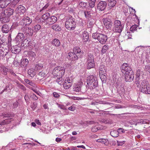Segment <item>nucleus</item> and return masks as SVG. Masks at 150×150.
I'll use <instances>...</instances> for the list:
<instances>
[{
	"instance_id": "1",
	"label": "nucleus",
	"mask_w": 150,
	"mask_h": 150,
	"mask_svg": "<svg viewBox=\"0 0 150 150\" xmlns=\"http://www.w3.org/2000/svg\"><path fill=\"white\" fill-rule=\"evenodd\" d=\"M121 69L123 73H125V81L130 82L133 80V72L128 64L124 63L121 67Z\"/></svg>"
},
{
	"instance_id": "2",
	"label": "nucleus",
	"mask_w": 150,
	"mask_h": 150,
	"mask_svg": "<svg viewBox=\"0 0 150 150\" xmlns=\"http://www.w3.org/2000/svg\"><path fill=\"white\" fill-rule=\"evenodd\" d=\"M14 13L13 8L10 7L7 8L3 13L0 14V20L4 23H7L9 21L10 17Z\"/></svg>"
},
{
	"instance_id": "3",
	"label": "nucleus",
	"mask_w": 150,
	"mask_h": 150,
	"mask_svg": "<svg viewBox=\"0 0 150 150\" xmlns=\"http://www.w3.org/2000/svg\"><path fill=\"white\" fill-rule=\"evenodd\" d=\"M92 37L94 39L97 40L101 44H105L108 39L107 36L106 35L97 32L93 33Z\"/></svg>"
},
{
	"instance_id": "4",
	"label": "nucleus",
	"mask_w": 150,
	"mask_h": 150,
	"mask_svg": "<svg viewBox=\"0 0 150 150\" xmlns=\"http://www.w3.org/2000/svg\"><path fill=\"white\" fill-rule=\"evenodd\" d=\"M65 27L68 30H73L76 27V23L74 18L71 16H68L65 22Z\"/></svg>"
},
{
	"instance_id": "5",
	"label": "nucleus",
	"mask_w": 150,
	"mask_h": 150,
	"mask_svg": "<svg viewBox=\"0 0 150 150\" xmlns=\"http://www.w3.org/2000/svg\"><path fill=\"white\" fill-rule=\"evenodd\" d=\"M87 84L90 88L93 89L98 86L97 78L93 75L87 77Z\"/></svg>"
},
{
	"instance_id": "6",
	"label": "nucleus",
	"mask_w": 150,
	"mask_h": 150,
	"mask_svg": "<svg viewBox=\"0 0 150 150\" xmlns=\"http://www.w3.org/2000/svg\"><path fill=\"white\" fill-rule=\"evenodd\" d=\"M124 26V25L122 24L120 21L115 20L114 21L112 30L115 33H120L123 30Z\"/></svg>"
},
{
	"instance_id": "7",
	"label": "nucleus",
	"mask_w": 150,
	"mask_h": 150,
	"mask_svg": "<svg viewBox=\"0 0 150 150\" xmlns=\"http://www.w3.org/2000/svg\"><path fill=\"white\" fill-rule=\"evenodd\" d=\"M141 92L146 94H150V86L147 81L143 80L140 85Z\"/></svg>"
},
{
	"instance_id": "8",
	"label": "nucleus",
	"mask_w": 150,
	"mask_h": 150,
	"mask_svg": "<svg viewBox=\"0 0 150 150\" xmlns=\"http://www.w3.org/2000/svg\"><path fill=\"white\" fill-rule=\"evenodd\" d=\"M65 72L64 67L58 66L55 67L53 70L52 73L54 76H62L64 75Z\"/></svg>"
},
{
	"instance_id": "9",
	"label": "nucleus",
	"mask_w": 150,
	"mask_h": 150,
	"mask_svg": "<svg viewBox=\"0 0 150 150\" xmlns=\"http://www.w3.org/2000/svg\"><path fill=\"white\" fill-rule=\"evenodd\" d=\"M82 84L83 83L81 82L75 84L73 86V91L77 92V94H81L84 93L86 91V88L83 89V87L82 86Z\"/></svg>"
},
{
	"instance_id": "10",
	"label": "nucleus",
	"mask_w": 150,
	"mask_h": 150,
	"mask_svg": "<svg viewBox=\"0 0 150 150\" xmlns=\"http://www.w3.org/2000/svg\"><path fill=\"white\" fill-rule=\"evenodd\" d=\"M99 73L100 79L103 81H105L106 70L104 65L101 64L99 68Z\"/></svg>"
},
{
	"instance_id": "11",
	"label": "nucleus",
	"mask_w": 150,
	"mask_h": 150,
	"mask_svg": "<svg viewBox=\"0 0 150 150\" xmlns=\"http://www.w3.org/2000/svg\"><path fill=\"white\" fill-rule=\"evenodd\" d=\"M9 47L7 44H2L0 45V55L5 56L8 52Z\"/></svg>"
},
{
	"instance_id": "12",
	"label": "nucleus",
	"mask_w": 150,
	"mask_h": 150,
	"mask_svg": "<svg viewBox=\"0 0 150 150\" xmlns=\"http://www.w3.org/2000/svg\"><path fill=\"white\" fill-rule=\"evenodd\" d=\"M32 22V20L29 17L27 16H24L22 18L20 23L22 25L28 26Z\"/></svg>"
},
{
	"instance_id": "13",
	"label": "nucleus",
	"mask_w": 150,
	"mask_h": 150,
	"mask_svg": "<svg viewBox=\"0 0 150 150\" xmlns=\"http://www.w3.org/2000/svg\"><path fill=\"white\" fill-rule=\"evenodd\" d=\"M21 32H22L26 35L28 36H32L33 33V30L31 28L25 26L22 28L21 30Z\"/></svg>"
},
{
	"instance_id": "14",
	"label": "nucleus",
	"mask_w": 150,
	"mask_h": 150,
	"mask_svg": "<svg viewBox=\"0 0 150 150\" xmlns=\"http://www.w3.org/2000/svg\"><path fill=\"white\" fill-rule=\"evenodd\" d=\"M10 114H4L3 115V118L5 119L0 123V125H3L8 124L13 121V119L11 118H8L6 119H5L6 117H10Z\"/></svg>"
},
{
	"instance_id": "15",
	"label": "nucleus",
	"mask_w": 150,
	"mask_h": 150,
	"mask_svg": "<svg viewBox=\"0 0 150 150\" xmlns=\"http://www.w3.org/2000/svg\"><path fill=\"white\" fill-rule=\"evenodd\" d=\"M103 20L104 24L107 29L110 28L112 27V23L111 20L109 18H104Z\"/></svg>"
},
{
	"instance_id": "16",
	"label": "nucleus",
	"mask_w": 150,
	"mask_h": 150,
	"mask_svg": "<svg viewBox=\"0 0 150 150\" xmlns=\"http://www.w3.org/2000/svg\"><path fill=\"white\" fill-rule=\"evenodd\" d=\"M24 38V36L23 33H18L15 39V41L16 44L22 43Z\"/></svg>"
},
{
	"instance_id": "17",
	"label": "nucleus",
	"mask_w": 150,
	"mask_h": 150,
	"mask_svg": "<svg viewBox=\"0 0 150 150\" xmlns=\"http://www.w3.org/2000/svg\"><path fill=\"white\" fill-rule=\"evenodd\" d=\"M0 71L2 72V73L4 75H7V72H9L12 74L16 75V74L12 70L9 69L3 65H0Z\"/></svg>"
},
{
	"instance_id": "18",
	"label": "nucleus",
	"mask_w": 150,
	"mask_h": 150,
	"mask_svg": "<svg viewBox=\"0 0 150 150\" xmlns=\"http://www.w3.org/2000/svg\"><path fill=\"white\" fill-rule=\"evenodd\" d=\"M73 80L71 77H68L65 79V83L64 84V86L65 89H68L71 87Z\"/></svg>"
},
{
	"instance_id": "19",
	"label": "nucleus",
	"mask_w": 150,
	"mask_h": 150,
	"mask_svg": "<svg viewBox=\"0 0 150 150\" xmlns=\"http://www.w3.org/2000/svg\"><path fill=\"white\" fill-rule=\"evenodd\" d=\"M107 5V3L105 1H100L98 5V9L99 11H104Z\"/></svg>"
},
{
	"instance_id": "20",
	"label": "nucleus",
	"mask_w": 150,
	"mask_h": 150,
	"mask_svg": "<svg viewBox=\"0 0 150 150\" xmlns=\"http://www.w3.org/2000/svg\"><path fill=\"white\" fill-rule=\"evenodd\" d=\"M46 23L48 25H52L55 23L57 21V18L54 16H50Z\"/></svg>"
},
{
	"instance_id": "21",
	"label": "nucleus",
	"mask_w": 150,
	"mask_h": 150,
	"mask_svg": "<svg viewBox=\"0 0 150 150\" xmlns=\"http://www.w3.org/2000/svg\"><path fill=\"white\" fill-rule=\"evenodd\" d=\"M11 1V0H0V7L5 8L8 6Z\"/></svg>"
},
{
	"instance_id": "22",
	"label": "nucleus",
	"mask_w": 150,
	"mask_h": 150,
	"mask_svg": "<svg viewBox=\"0 0 150 150\" xmlns=\"http://www.w3.org/2000/svg\"><path fill=\"white\" fill-rule=\"evenodd\" d=\"M67 58L71 60H75L77 59L78 57L76 54L72 52H70L68 53Z\"/></svg>"
},
{
	"instance_id": "23",
	"label": "nucleus",
	"mask_w": 150,
	"mask_h": 150,
	"mask_svg": "<svg viewBox=\"0 0 150 150\" xmlns=\"http://www.w3.org/2000/svg\"><path fill=\"white\" fill-rule=\"evenodd\" d=\"M89 39V35L87 31H84L82 33V39L84 43L87 42Z\"/></svg>"
},
{
	"instance_id": "24",
	"label": "nucleus",
	"mask_w": 150,
	"mask_h": 150,
	"mask_svg": "<svg viewBox=\"0 0 150 150\" xmlns=\"http://www.w3.org/2000/svg\"><path fill=\"white\" fill-rule=\"evenodd\" d=\"M106 1H108L109 10L111 9L114 7L116 4V1L115 0H105Z\"/></svg>"
},
{
	"instance_id": "25",
	"label": "nucleus",
	"mask_w": 150,
	"mask_h": 150,
	"mask_svg": "<svg viewBox=\"0 0 150 150\" xmlns=\"http://www.w3.org/2000/svg\"><path fill=\"white\" fill-rule=\"evenodd\" d=\"M16 11L18 13L20 14H23L25 12V8L23 6L19 5L17 7Z\"/></svg>"
},
{
	"instance_id": "26",
	"label": "nucleus",
	"mask_w": 150,
	"mask_h": 150,
	"mask_svg": "<svg viewBox=\"0 0 150 150\" xmlns=\"http://www.w3.org/2000/svg\"><path fill=\"white\" fill-rule=\"evenodd\" d=\"M21 48L20 47L16 45L15 46L12 47L11 48V51L13 53L17 54L20 52Z\"/></svg>"
},
{
	"instance_id": "27",
	"label": "nucleus",
	"mask_w": 150,
	"mask_h": 150,
	"mask_svg": "<svg viewBox=\"0 0 150 150\" xmlns=\"http://www.w3.org/2000/svg\"><path fill=\"white\" fill-rule=\"evenodd\" d=\"M10 30V26L6 24L4 25L2 27V31L4 33H8Z\"/></svg>"
},
{
	"instance_id": "28",
	"label": "nucleus",
	"mask_w": 150,
	"mask_h": 150,
	"mask_svg": "<svg viewBox=\"0 0 150 150\" xmlns=\"http://www.w3.org/2000/svg\"><path fill=\"white\" fill-rule=\"evenodd\" d=\"M28 60L26 58H23L21 59L20 65L24 67H26L28 63Z\"/></svg>"
},
{
	"instance_id": "29",
	"label": "nucleus",
	"mask_w": 150,
	"mask_h": 150,
	"mask_svg": "<svg viewBox=\"0 0 150 150\" xmlns=\"http://www.w3.org/2000/svg\"><path fill=\"white\" fill-rule=\"evenodd\" d=\"M52 44L56 47H58L60 45L59 40L57 38L54 39L52 41Z\"/></svg>"
},
{
	"instance_id": "30",
	"label": "nucleus",
	"mask_w": 150,
	"mask_h": 150,
	"mask_svg": "<svg viewBox=\"0 0 150 150\" xmlns=\"http://www.w3.org/2000/svg\"><path fill=\"white\" fill-rule=\"evenodd\" d=\"M50 15V13L47 12L42 15L41 18L44 20V22L46 23L47 21L46 20H48Z\"/></svg>"
},
{
	"instance_id": "31",
	"label": "nucleus",
	"mask_w": 150,
	"mask_h": 150,
	"mask_svg": "<svg viewBox=\"0 0 150 150\" xmlns=\"http://www.w3.org/2000/svg\"><path fill=\"white\" fill-rule=\"evenodd\" d=\"M97 142L105 144V145H107L109 143L108 140L107 139H100L97 140Z\"/></svg>"
},
{
	"instance_id": "32",
	"label": "nucleus",
	"mask_w": 150,
	"mask_h": 150,
	"mask_svg": "<svg viewBox=\"0 0 150 150\" xmlns=\"http://www.w3.org/2000/svg\"><path fill=\"white\" fill-rule=\"evenodd\" d=\"M87 69H90L92 68H93L95 66L94 61L93 62L90 61L89 62H87Z\"/></svg>"
},
{
	"instance_id": "33",
	"label": "nucleus",
	"mask_w": 150,
	"mask_h": 150,
	"mask_svg": "<svg viewBox=\"0 0 150 150\" xmlns=\"http://www.w3.org/2000/svg\"><path fill=\"white\" fill-rule=\"evenodd\" d=\"M87 62H89L91 61H94V57L92 54L90 53H88V56L87 57Z\"/></svg>"
},
{
	"instance_id": "34",
	"label": "nucleus",
	"mask_w": 150,
	"mask_h": 150,
	"mask_svg": "<svg viewBox=\"0 0 150 150\" xmlns=\"http://www.w3.org/2000/svg\"><path fill=\"white\" fill-rule=\"evenodd\" d=\"M25 81L27 84L32 86L37 87L36 85L33 83L32 81L29 80L28 79H25Z\"/></svg>"
},
{
	"instance_id": "35",
	"label": "nucleus",
	"mask_w": 150,
	"mask_h": 150,
	"mask_svg": "<svg viewBox=\"0 0 150 150\" xmlns=\"http://www.w3.org/2000/svg\"><path fill=\"white\" fill-rule=\"evenodd\" d=\"M52 28L56 31H59L61 30V27L58 24H54L52 26Z\"/></svg>"
},
{
	"instance_id": "36",
	"label": "nucleus",
	"mask_w": 150,
	"mask_h": 150,
	"mask_svg": "<svg viewBox=\"0 0 150 150\" xmlns=\"http://www.w3.org/2000/svg\"><path fill=\"white\" fill-rule=\"evenodd\" d=\"M111 135L113 137H117L118 135V133L117 130H114L111 131L110 133Z\"/></svg>"
},
{
	"instance_id": "37",
	"label": "nucleus",
	"mask_w": 150,
	"mask_h": 150,
	"mask_svg": "<svg viewBox=\"0 0 150 150\" xmlns=\"http://www.w3.org/2000/svg\"><path fill=\"white\" fill-rule=\"evenodd\" d=\"M108 45H104L102 48L100 53L101 54L103 55V54L105 53L108 50Z\"/></svg>"
},
{
	"instance_id": "38",
	"label": "nucleus",
	"mask_w": 150,
	"mask_h": 150,
	"mask_svg": "<svg viewBox=\"0 0 150 150\" xmlns=\"http://www.w3.org/2000/svg\"><path fill=\"white\" fill-rule=\"evenodd\" d=\"M84 22L85 21L84 20L80 18L78 21L77 24L81 27H83L84 25Z\"/></svg>"
},
{
	"instance_id": "39",
	"label": "nucleus",
	"mask_w": 150,
	"mask_h": 150,
	"mask_svg": "<svg viewBox=\"0 0 150 150\" xmlns=\"http://www.w3.org/2000/svg\"><path fill=\"white\" fill-rule=\"evenodd\" d=\"M28 74L31 77L34 76L35 75V73L33 69H30L28 70Z\"/></svg>"
},
{
	"instance_id": "40",
	"label": "nucleus",
	"mask_w": 150,
	"mask_h": 150,
	"mask_svg": "<svg viewBox=\"0 0 150 150\" xmlns=\"http://www.w3.org/2000/svg\"><path fill=\"white\" fill-rule=\"evenodd\" d=\"M62 76H58L56 80V81L60 85L63 84L64 80H62Z\"/></svg>"
},
{
	"instance_id": "41",
	"label": "nucleus",
	"mask_w": 150,
	"mask_h": 150,
	"mask_svg": "<svg viewBox=\"0 0 150 150\" xmlns=\"http://www.w3.org/2000/svg\"><path fill=\"white\" fill-rule=\"evenodd\" d=\"M28 54L30 57H32L35 58L36 56L35 53L32 51H29L28 53Z\"/></svg>"
},
{
	"instance_id": "42",
	"label": "nucleus",
	"mask_w": 150,
	"mask_h": 150,
	"mask_svg": "<svg viewBox=\"0 0 150 150\" xmlns=\"http://www.w3.org/2000/svg\"><path fill=\"white\" fill-rule=\"evenodd\" d=\"M20 0H13L10 6L12 8L15 7L16 5L19 2Z\"/></svg>"
},
{
	"instance_id": "43",
	"label": "nucleus",
	"mask_w": 150,
	"mask_h": 150,
	"mask_svg": "<svg viewBox=\"0 0 150 150\" xmlns=\"http://www.w3.org/2000/svg\"><path fill=\"white\" fill-rule=\"evenodd\" d=\"M87 5V3L83 1H81L79 3V6L83 8H86Z\"/></svg>"
},
{
	"instance_id": "44",
	"label": "nucleus",
	"mask_w": 150,
	"mask_h": 150,
	"mask_svg": "<svg viewBox=\"0 0 150 150\" xmlns=\"http://www.w3.org/2000/svg\"><path fill=\"white\" fill-rule=\"evenodd\" d=\"M73 52L75 54H76L81 53V50L79 48L77 47L73 49Z\"/></svg>"
},
{
	"instance_id": "45",
	"label": "nucleus",
	"mask_w": 150,
	"mask_h": 150,
	"mask_svg": "<svg viewBox=\"0 0 150 150\" xmlns=\"http://www.w3.org/2000/svg\"><path fill=\"white\" fill-rule=\"evenodd\" d=\"M96 1V0H89V5L90 7L92 8L94 7Z\"/></svg>"
},
{
	"instance_id": "46",
	"label": "nucleus",
	"mask_w": 150,
	"mask_h": 150,
	"mask_svg": "<svg viewBox=\"0 0 150 150\" xmlns=\"http://www.w3.org/2000/svg\"><path fill=\"white\" fill-rule=\"evenodd\" d=\"M12 88L11 86L10 83H9L8 85L7 86L5 89L2 90L1 92V93H2L4 91H7L8 90H11Z\"/></svg>"
},
{
	"instance_id": "47",
	"label": "nucleus",
	"mask_w": 150,
	"mask_h": 150,
	"mask_svg": "<svg viewBox=\"0 0 150 150\" xmlns=\"http://www.w3.org/2000/svg\"><path fill=\"white\" fill-rule=\"evenodd\" d=\"M140 80L139 77H136L135 81V83L137 85V87H139L140 86Z\"/></svg>"
},
{
	"instance_id": "48",
	"label": "nucleus",
	"mask_w": 150,
	"mask_h": 150,
	"mask_svg": "<svg viewBox=\"0 0 150 150\" xmlns=\"http://www.w3.org/2000/svg\"><path fill=\"white\" fill-rule=\"evenodd\" d=\"M37 88V86L36 87H35L34 86H33V87H29V88L33 91L35 93L39 95V93L38 91H37V89L36 88Z\"/></svg>"
},
{
	"instance_id": "49",
	"label": "nucleus",
	"mask_w": 150,
	"mask_h": 150,
	"mask_svg": "<svg viewBox=\"0 0 150 150\" xmlns=\"http://www.w3.org/2000/svg\"><path fill=\"white\" fill-rule=\"evenodd\" d=\"M41 28V26L39 24H37L34 26V30H35L37 32L40 30Z\"/></svg>"
},
{
	"instance_id": "50",
	"label": "nucleus",
	"mask_w": 150,
	"mask_h": 150,
	"mask_svg": "<svg viewBox=\"0 0 150 150\" xmlns=\"http://www.w3.org/2000/svg\"><path fill=\"white\" fill-rule=\"evenodd\" d=\"M137 27V26L136 25H134L132 26L130 28V30L131 32L133 33V31L136 30Z\"/></svg>"
},
{
	"instance_id": "51",
	"label": "nucleus",
	"mask_w": 150,
	"mask_h": 150,
	"mask_svg": "<svg viewBox=\"0 0 150 150\" xmlns=\"http://www.w3.org/2000/svg\"><path fill=\"white\" fill-rule=\"evenodd\" d=\"M100 121L104 123L105 124L110 123L111 122L106 119H103L100 120Z\"/></svg>"
},
{
	"instance_id": "52",
	"label": "nucleus",
	"mask_w": 150,
	"mask_h": 150,
	"mask_svg": "<svg viewBox=\"0 0 150 150\" xmlns=\"http://www.w3.org/2000/svg\"><path fill=\"white\" fill-rule=\"evenodd\" d=\"M84 13L85 17L87 18L91 14L90 11H85L84 12Z\"/></svg>"
},
{
	"instance_id": "53",
	"label": "nucleus",
	"mask_w": 150,
	"mask_h": 150,
	"mask_svg": "<svg viewBox=\"0 0 150 150\" xmlns=\"http://www.w3.org/2000/svg\"><path fill=\"white\" fill-rule=\"evenodd\" d=\"M18 86L20 88L22 89L23 90H26L25 88L23 85L18 83H17Z\"/></svg>"
},
{
	"instance_id": "54",
	"label": "nucleus",
	"mask_w": 150,
	"mask_h": 150,
	"mask_svg": "<svg viewBox=\"0 0 150 150\" xmlns=\"http://www.w3.org/2000/svg\"><path fill=\"white\" fill-rule=\"evenodd\" d=\"M118 134L119 133H122L125 132V130L123 128H120L117 129Z\"/></svg>"
},
{
	"instance_id": "55",
	"label": "nucleus",
	"mask_w": 150,
	"mask_h": 150,
	"mask_svg": "<svg viewBox=\"0 0 150 150\" xmlns=\"http://www.w3.org/2000/svg\"><path fill=\"white\" fill-rule=\"evenodd\" d=\"M149 121L148 120L146 119H141V125L147 124Z\"/></svg>"
},
{
	"instance_id": "56",
	"label": "nucleus",
	"mask_w": 150,
	"mask_h": 150,
	"mask_svg": "<svg viewBox=\"0 0 150 150\" xmlns=\"http://www.w3.org/2000/svg\"><path fill=\"white\" fill-rule=\"evenodd\" d=\"M31 97L34 100H36L38 99L37 97L34 93L31 94Z\"/></svg>"
},
{
	"instance_id": "57",
	"label": "nucleus",
	"mask_w": 150,
	"mask_h": 150,
	"mask_svg": "<svg viewBox=\"0 0 150 150\" xmlns=\"http://www.w3.org/2000/svg\"><path fill=\"white\" fill-rule=\"evenodd\" d=\"M50 5V4L49 3L47 4L42 8V9L40 10V12H41L43 10H45Z\"/></svg>"
},
{
	"instance_id": "58",
	"label": "nucleus",
	"mask_w": 150,
	"mask_h": 150,
	"mask_svg": "<svg viewBox=\"0 0 150 150\" xmlns=\"http://www.w3.org/2000/svg\"><path fill=\"white\" fill-rule=\"evenodd\" d=\"M75 107L74 106L72 105L68 108V109L71 111H74L75 110Z\"/></svg>"
},
{
	"instance_id": "59",
	"label": "nucleus",
	"mask_w": 150,
	"mask_h": 150,
	"mask_svg": "<svg viewBox=\"0 0 150 150\" xmlns=\"http://www.w3.org/2000/svg\"><path fill=\"white\" fill-rule=\"evenodd\" d=\"M18 105V103L17 101H16L13 104V108H16Z\"/></svg>"
},
{
	"instance_id": "60",
	"label": "nucleus",
	"mask_w": 150,
	"mask_h": 150,
	"mask_svg": "<svg viewBox=\"0 0 150 150\" xmlns=\"http://www.w3.org/2000/svg\"><path fill=\"white\" fill-rule=\"evenodd\" d=\"M53 94V96L55 98H58L59 97V95L57 93L54 92Z\"/></svg>"
},
{
	"instance_id": "61",
	"label": "nucleus",
	"mask_w": 150,
	"mask_h": 150,
	"mask_svg": "<svg viewBox=\"0 0 150 150\" xmlns=\"http://www.w3.org/2000/svg\"><path fill=\"white\" fill-rule=\"evenodd\" d=\"M140 72L141 71L139 69H138L137 71V75L136 77H139V76H140Z\"/></svg>"
},
{
	"instance_id": "62",
	"label": "nucleus",
	"mask_w": 150,
	"mask_h": 150,
	"mask_svg": "<svg viewBox=\"0 0 150 150\" xmlns=\"http://www.w3.org/2000/svg\"><path fill=\"white\" fill-rule=\"evenodd\" d=\"M124 142L125 141H117L118 144L119 146L122 145L124 143Z\"/></svg>"
},
{
	"instance_id": "63",
	"label": "nucleus",
	"mask_w": 150,
	"mask_h": 150,
	"mask_svg": "<svg viewBox=\"0 0 150 150\" xmlns=\"http://www.w3.org/2000/svg\"><path fill=\"white\" fill-rule=\"evenodd\" d=\"M132 32H129L127 36L128 37V39H132Z\"/></svg>"
},
{
	"instance_id": "64",
	"label": "nucleus",
	"mask_w": 150,
	"mask_h": 150,
	"mask_svg": "<svg viewBox=\"0 0 150 150\" xmlns=\"http://www.w3.org/2000/svg\"><path fill=\"white\" fill-rule=\"evenodd\" d=\"M6 43L4 42V40L2 39V38H0V45L2 44H5Z\"/></svg>"
}]
</instances>
